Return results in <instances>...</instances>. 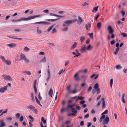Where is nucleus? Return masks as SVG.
<instances>
[{
    "instance_id": "nucleus-1",
    "label": "nucleus",
    "mask_w": 127,
    "mask_h": 127,
    "mask_svg": "<svg viewBox=\"0 0 127 127\" xmlns=\"http://www.w3.org/2000/svg\"><path fill=\"white\" fill-rule=\"evenodd\" d=\"M42 16V15H37L29 16L26 18H22L19 19H12L11 20V22L12 23H15L23 21L28 20L34 19L37 17H40Z\"/></svg>"
},
{
    "instance_id": "nucleus-2",
    "label": "nucleus",
    "mask_w": 127,
    "mask_h": 127,
    "mask_svg": "<svg viewBox=\"0 0 127 127\" xmlns=\"http://www.w3.org/2000/svg\"><path fill=\"white\" fill-rule=\"evenodd\" d=\"M76 21V20L75 19L73 20H67L64 21L63 24V27L68 26L71 24L73 23Z\"/></svg>"
},
{
    "instance_id": "nucleus-3",
    "label": "nucleus",
    "mask_w": 127,
    "mask_h": 127,
    "mask_svg": "<svg viewBox=\"0 0 127 127\" xmlns=\"http://www.w3.org/2000/svg\"><path fill=\"white\" fill-rule=\"evenodd\" d=\"M107 29L108 31V32L109 34H111V38H114L115 37V35L113 33L114 30L112 29L111 26H109L107 27Z\"/></svg>"
},
{
    "instance_id": "nucleus-4",
    "label": "nucleus",
    "mask_w": 127,
    "mask_h": 127,
    "mask_svg": "<svg viewBox=\"0 0 127 127\" xmlns=\"http://www.w3.org/2000/svg\"><path fill=\"white\" fill-rule=\"evenodd\" d=\"M0 58L6 64L10 65L11 64V62L10 60H6L4 56H0Z\"/></svg>"
},
{
    "instance_id": "nucleus-5",
    "label": "nucleus",
    "mask_w": 127,
    "mask_h": 127,
    "mask_svg": "<svg viewBox=\"0 0 127 127\" xmlns=\"http://www.w3.org/2000/svg\"><path fill=\"white\" fill-rule=\"evenodd\" d=\"M20 59L21 60H24L26 63H28L30 62L25 56L22 53H21L20 55Z\"/></svg>"
},
{
    "instance_id": "nucleus-6",
    "label": "nucleus",
    "mask_w": 127,
    "mask_h": 127,
    "mask_svg": "<svg viewBox=\"0 0 127 127\" xmlns=\"http://www.w3.org/2000/svg\"><path fill=\"white\" fill-rule=\"evenodd\" d=\"M27 108L32 110L34 113H36L37 112V109H35V107L32 105H29L27 106Z\"/></svg>"
},
{
    "instance_id": "nucleus-7",
    "label": "nucleus",
    "mask_w": 127,
    "mask_h": 127,
    "mask_svg": "<svg viewBox=\"0 0 127 127\" xmlns=\"http://www.w3.org/2000/svg\"><path fill=\"white\" fill-rule=\"evenodd\" d=\"M2 77L3 79L6 80L12 81V79L9 75H2Z\"/></svg>"
},
{
    "instance_id": "nucleus-8",
    "label": "nucleus",
    "mask_w": 127,
    "mask_h": 127,
    "mask_svg": "<svg viewBox=\"0 0 127 127\" xmlns=\"http://www.w3.org/2000/svg\"><path fill=\"white\" fill-rule=\"evenodd\" d=\"M87 50L86 46L85 45H84L82 46L79 51L82 53H83L86 51Z\"/></svg>"
},
{
    "instance_id": "nucleus-9",
    "label": "nucleus",
    "mask_w": 127,
    "mask_h": 127,
    "mask_svg": "<svg viewBox=\"0 0 127 127\" xmlns=\"http://www.w3.org/2000/svg\"><path fill=\"white\" fill-rule=\"evenodd\" d=\"M8 87V85H7L5 86L4 87L0 89V93H3L7 90Z\"/></svg>"
},
{
    "instance_id": "nucleus-10",
    "label": "nucleus",
    "mask_w": 127,
    "mask_h": 127,
    "mask_svg": "<svg viewBox=\"0 0 127 127\" xmlns=\"http://www.w3.org/2000/svg\"><path fill=\"white\" fill-rule=\"evenodd\" d=\"M109 119L108 117L107 116L103 122V125H105L107 124L109 122Z\"/></svg>"
},
{
    "instance_id": "nucleus-11",
    "label": "nucleus",
    "mask_w": 127,
    "mask_h": 127,
    "mask_svg": "<svg viewBox=\"0 0 127 127\" xmlns=\"http://www.w3.org/2000/svg\"><path fill=\"white\" fill-rule=\"evenodd\" d=\"M16 45L14 43H11L8 44L6 45V46L10 48H13L16 47Z\"/></svg>"
},
{
    "instance_id": "nucleus-12",
    "label": "nucleus",
    "mask_w": 127,
    "mask_h": 127,
    "mask_svg": "<svg viewBox=\"0 0 127 127\" xmlns=\"http://www.w3.org/2000/svg\"><path fill=\"white\" fill-rule=\"evenodd\" d=\"M6 125V124L4 122L3 120H0V127H3Z\"/></svg>"
},
{
    "instance_id": "nucleus-13",
    "label": "nucleus",
    "mask_w": 127,
    "mask_h": 127,
    "mask_svg": "<svg viewBox=\"0 0 127 127\" xmlns=\"http://www.w3.org/2000/svg\"><path fill=\"white\" fill-rule=\"evenodd\" d=\"M36 81L35 80L33 82V88L35 92V93L36 94L37 93V89L36 88Z\"/></svg>"
},
{
    "instance_id": "nucleus-14",
    "label": "nucleus",
    "mask_w": 127,
    "mask_h": 127,
    "mask_svg": "<svg viewBox=\"0 0 127 127\" xmlns=\"http://www.w3.org/2000/svg\"><path fill=\"white\" fill-rule=\"evenodd\" d=\"M77 42H75L71 46V49H74L77 46Z\"/></svg>"
},
{
    "instance_id": "nucleus-15",
    "label": "nucleus",
    "mask_w": 127,
    "mask_h": 127,
    "mask_svg": "<svg viewBox=\"0 0 127 127\" xmlns=\"http://www.w3.org/2000/svg\"><path fill=\"white\" fill-rule=\"evenodd\" d=\"M23 73L29 75H30L31 74V72L29 71H23Z\"/></svg>"
},
{
    "instance_id": "nucleus-16",
    "label": "nucleus",
    "mask_w": 127,
    "mask_h": 127,
    "mask_svg": "<svg viewBox=\"0 0 127 127\" xmlns=\"http://www.w3.org/2000/svg\"><path fill=\"white\" fill-rule=\"evenodd\" d=\"M53 91L52 90V89L50 88L48 92V95L51 97H52L53 94Z\"/></svg>"
},
{
    "instance_id": "nucleus-17",
    "label": "nucleus",
    "mask_w": 127,
    "mask_h": 127,
    "mask_svg": "<svg viewBox=\"0 0 127 127\" xmlns=\"http://www.w3.org/2000/svg\"><path fill=\"white\" fill-rule=\"evenodd\" d=\"M83 22V20L82 18L80 17H78V19L77 21V22L79 24H80Z\"/></svg>"
},
{
    "instance_id": "nucleus-18",
    "label": "nucleus",
    "mask_w": 127,
    "mask_h": 127,
    "mask_svg": "<svg viewBox=\"0 0 127 127\" xmlns=\"http://www.w3.org/2000/svg\"><path fill=\"white\" fill-rule=\"evenodd\" d=\"M101 100L102 101V108H104V107L105 106L104 98H102L101 99Z\"/></svg>"
},
{
    "instance_id": "nucleus-19",
    "label": "nucleus",
    "mask_w": 127,
    "mask_h": 127,
    "mask_svg": "<svg viewBox=\"0 0 127 127\" xmlns=\"http://www.w3.org/2000/svg\"><path fill=\"white\" fill-rule=\"evenodd\" d=\"M40 62L41 63H45L46 62V58L45 57H44L40 61Z\"/></svg>"
},
{
    "instance_id": "nucleus-20",
    "label": "nucleus",
    "mask_w": 127,
    "mask_h": 127,
    "mask_svg": "<svg viewBox=\"0 0 127 127\" xmlns=\"http://www.w3.org/2000/svg\"><path fill=\"white\" fill-rule=\"evenodd\" d=\"M125 93H123L122 94V100L123 102L124 103H125Z\"/></svg>"
},
{
    "instance_id": "nucleus-21",
    "label": "nucleus",
    "mask_w": 127,
    "mask_h": 127,
    "mask_svg": "<svg viewBox=\"0 0 127 127\" xmlns=\"http://www.w3.org/2000/svg\"><path fill=\"white\" fill-rule=\"evenodd\" d=\"M115 67L116 69L118 70L122 68L121 66L119 64L116 65Z\"/></svg>"
},
{
    "instance_id": "nucleus-22",
    "label": "nucleus",
    "mask_w": 127,
    "mask_h": 127,
    "mask_svg": "<svg viewBox=\"0 0 127 127\" xmlns=\"http://www.w3.org/2000/svg\"><path fill=\"white\" fill-rule=\"evenodd\" d=\"M91 27V24L90 23H89L86 25V28L87 30H88Z\"/></svg>"
},
{
    "instance_id": "nucleus-23",
    "label": "nucleus",
    "mask_w": 127,
    "mask_h": 127,
    "mask_svg": "<svg viewBox=\"0 0 127 127\" xmlns=\"http://www.w3.org/2000/svg\"><path fill=\"white\" fill-rule=\"evenodd\" d=\"M102 115V116L100 117L99 119V121L100 122H101L102 120L104 119L105 117V115Z\"/></svg>"
},
{
    "instance_id": "nucleus-24",
    "label": "nucleus",
    "mask_w": 127,
    "mask_h": 127,
    "mask_svg": "<svg viewBox=\"0 0 127 127\" xmlns=\"http://www.w3.org/2000/svg\"><path fill=\"white\" fill-rule=\"evenodd\" d=\"M59 19V18H57V19H47L46 20V21H54L56 20H58Z\"/></svg>"
},
{
    "instance_id": "nucleus-25",
    "label": "nucleus",
    "mask_w": 127,
    "mask_h": 127,
    "mask_svg": "<svg viewBox=\"0 0 127 127\" xmlns=\"http://www.w3.org/2000/svg\"><path fill=\"white\" fill-rule=\"evenodd\" d=\"M24 49L26 52H28L30 51V49L27 46H25L24 47Z\"/></svg>"
},
{
    "instance_id": "nucleus-26",
    "label": "nucleus",
    "mask_w": 127,
    "mask_h": 127,
    "mask_svg": "<svg viewBox=\"0 0 127 127\" xmlns=\"http://www.w3.org/2000/svg\"><path fill=\"white\" fill-rule=\"evenodd\" d=\"M50 16H54L57 17H59L60 18H62L63 17V16H60V15H56L54 14L53 13H50Z\"/></svg>"
},
{
    "instance_id": "nucleus-27",
    "label": "nucleus",
    "mask_w": 127,
    "mask_h": 127,
    "mask_svg": "<svg viewBox=\"0 0 127 127\" xmlns=\"http://www.w3.org/2000/svg\"><path fill=\"white\" fill-rule=\"evenodd\" d=\"M93 48V47L91 46L90 45H89L87 47L86 49L87 50H92Z\"/></svg>"
},
{
    "instance_id": "nucleus-28",
    "label": "nucleus",
    "mask_w": 127,
    "mask_h": 127,
    "mask_svg": "<svg viewBox=\"0 0 127 127\" xmlns=\"http://www.w3.org/2000/svg\"><path fill=\"white\" fill-rule=\"evenodd\" d=\"M78 75V73H77L74 76V78H75V80L76 81H78L79 79V78L77 77Z\"/></svg>"
},
{
    "instance_id": "nucleus-29",
    "label": "nucleus",
    "mask_w": 127,
    "mask_h": 127,
    "mask_svg": "<svg viewBox=\"0 0 127 127\" xmlns=\"http://www.w3.org/2000/svg\"><path fill=\"white\" fill-rule=\"evenodd\" d=\"M34 24H39L41 23H42L44 24H47V23L46 22H36Z\"/></svg>"
},
{
    "instance_id": "nucleus-30",
    "label": "nucleus",
    "mask_w": 127,
    "mask_h": 127,
    "mask_svg": "<svg viewBox=\"0 0 127 127\" xmlns=\"http://www.w3.org/2000/svg\"><path fill=\"white\" fill-rule=\"evenodd\" d=\"M28 118L30 120V121L31 122H33L34 121V119L33 117L31 116H28Z\"/></svg>"
},
{
    "instance_id": "nucleus-31",
    "label": "nucleus",
    "mask_w": 127,
    "mask_h": 127,
    "mask_svg": "<svg viewBox=\"0 0 127 127\" xmlns=\"http://www.w3.org/2000/svg\"><path fill=\"white\" fill-rule=\"evenodd\" d=\"M77 91L76 90H74L73 91L69 90V93H71L72 94H74L77 93Z\"/></svg>"
},
{
    "instance_id": "nucleus-32",
    "label": "nucleus",
    "mask_w": 127,
    "mask_h": 127,
    "mask_svg": "<svg viewBox=\"0 0 127 127\" xmlns=\"http://www.w3.org/2000/svg\"><path fill=\"white\" fill-rule=\"evenodd\" d=\"M85 39V38L84 36H82L80 37V40L81 42H82Z\"/></svg>"
},
{
    "instance_id": "nucleus-33",
    "label": "nucleus",
    "mask_w": 127,
    "mask_h": 127,
    "mask_svg": "<svg viewBox=\"0 0 127 127\" xmlns=\"http://www.w3.org/2000/svg\"><path fill=\"white\" fill-rule=\"evenodd\" d=\"M54 26H51L49 27L47 29V32H49L52 29L53 27Z\"/></svg>"
},
{
    "instance_id": "nucleus-34",
    "label": "nucleus",
    "mask_w": 127,
    "mask_h": 127,
    "mask_svg": "<svg viewBox=\"0 0 127 127\" xmlns=\"http://www.w3.org/2000/svg\"><path fill=\"white\" fill-rule=\"evenodd\" d=\"M101 26V23L100 22H98L97 24V27L99 29L100 28Z\"/></svg>"
},
{
    "instance_id": "nucleus-35",
    "label": "nucleus",
    "mask_w": 127,
    "mask_h": 127,
    "mask_svg": "<svg viewBox=\"0 0 127 127\" xmlns=\"http://www.w3.org/2000/svg\"><path fill=\"white\" fill-rule=\"evenodd\" d=\"M37 33L40 34L41 33V31L39 29V27H37Z\"/></svg>"
},
{
    "instance_id": "nucleus-36",
    "label": "nucleus",
    "mask_w": 127,
    "mask_h": 127,
    "mask_svg": "<svg viewBox=\"0 0 127 127\" xmlns=\"http://www.w3.org/2000/svg\"><path fill=\"white\" fill-rule=\"evenodd\" d=\"M41 122L42 123V122H43V123L44 124H45L46 123V120L45 119H44V118L43 117H42L41 118Z\"/></svg>"
},
{
    "instance_id": "nucleus-37",
    "label": "nucleus",
    "mask_w": 127,
    "mask_h": 127,
    "mask_svg": "<svg viewBox=\"0 0 127 127\" xmlns=\"http://www.w3.org/2000/svg\"><path fill=\"white\" fill-rule=\"evenodd\" d=\"M74 105V104H72L71 105H68L67 106V108H72V107H73Z\"/></svg>"
},
{
    "instance_id": "nucleus-38",
    "label": "nucleus",
    "mask_w": 127,
    "mask_h": 127,
    "mask_svg": "<svg viewBox=\"0 0 127 127\" xmlns=\"http://www.w3.org/2000/svg\"><path fill=\"white\" fill-rule=\"evenodd\" d=\"M113 84V79H111L110 80V87L112 88V85Z\"/></svg>"
},
{
    "instance_id": "nucleus-39",
    "label": "nucleus",
    "mask_w": 127,
    "mask_h": 127,
    "mask_svg": "<svg viewBox=\"0 0 127 127\" xmlns=\"http://www.w3.org/2000/svg\"><path fill=\"white\" fill-rule=\"evenodd\" d=\"M47 78L46 79V81H48L50 78V76H51V74L50 73L47 74Z\"/></svg>"
},
{
    "instance_id": "nucleus-40",
    "label": "nucleus",
    "mask_w": 127,
    "mask_h": 127,
    "mask_svg": "<svg viewBox=\"0 0 127 127\" xmlns=\"http://www.w3.org/2000/svg\"><path fill=\"white\" fill-rule=\"evenodd\" d=\"M98 83L95 84L94 86V88L95 89H97L98 88Z\"/></svg>"
},
{
    "instance_id": "nucleus-41",
    "label": "nucleus",
    "mask_w": 127,
    "mask_h": 127,
    "mask_svg": "<svg viewBox=\"0 0 127 127\" xmlns=\"http://www.w3.org/2000/svg\"><path fill=\"white\" fill-rule=\"evenodd\" d=\"M65 70V69H64V70L63 69H62L60 70L59 71V73H58L59 74V75L61 74L62 72H64Z\"/></svg>"
},
{
    "instance_id": "nucleus-42",
    "label": "nucleus",
    "mask_w": 127,
    "mask_h": 127,
    "mask_svg": "<svg viewBox=\"0 0 127 127\" xmlns=\"http://www.w3.org/2000/svg\"><path fill=\"white\" fill-rule=\"evenodd\" d=\"M7 109H6L5 111H3L1 113L0 115V116L2 115L3 114L7 112Z\"/></svg>"
},
{
    "instance_id": "nucleus-43",
    "label": "nucleus",
    "mask_w": 127,
    "mask_h": 127,
    "mask_svg": "<svg viewBox=\"0 0 127 127\" xmlns=\"http://www.w3.org/2000/svg\"><path fill=\"white\" fill-rule=\"evenodd\" d=\"M88 35L90 36V37L91 38H93V33H88Z\"/></svg>"
},
{
    "instance_id": "nucleus-44",
    "label": "nucleus",
    "mask_w": 127,
    "mask_h": 127,
    "mask_svg": "<svg viewBox=\"0 0 127 127\" xmlns=\"http://www.w3.org/2000/svg\"><path fill=\"white\" fill-rule=\"evenodd\" d=\"M76 109L75 108H72V111L73 113H76L77 112L76 111Z\"/></svg>"
},
{
    "instance_id": "nucleus-45",
    "label": "nucleus",
    "mask_w": 127,
    "mask_h": 127,
    "mask_svg": "<svg viewBox=\"0 0 127 127\" xmlns=\"http://www.w3.org/2000/svg\"><path fill=\"white\" fill-rule=\"evenodd\" d=\"M98 8V7H97L94 8L92 12H94V11L95 10V12H96Z\"/></svg>"
},
{
    "instance_id": "nucleus-46",
    "label": "nucleus",
    "mask_w": 127,
    "mask_h": 127,
    "mask_svg": "<svg viewBox=\"0 0 127 127\" xmlns=\"http://www.w3.org/2000/svg\"><path fill=\"white\" fill-rule=\"evenodd\" d=\"M57 32V30L55 28L53 29L52 31V33H54L56 32Z\"/></svg>"
},
{
    "instance_id": "nucleus-47",
    "label": "nucleus",
    "mask_w": 127,
    "mask_h": 127,
    "mask_svg": "<svg viewBox=\"0 0 127 127\" xmlns=\"http://www.w3.org/2000/svg\"><path fill=\"white\" fill-rule=\"evenodd\" d=\"M15 32H20L21 30L20 29H16L14 30Z\"/></svg>"
},
{
    "instance_id": "nucleus-48",
    "label": "nucleus",
    "mask_w": 127,
    "mask_h": 127,
    "mask_svg": "<svg viewBox=\"0 0 127 127\" xmlns=\"http://www.w3.org/2000/svg\"><path fill=\"white\" fill-rule=\"evenodd\" d=\"M78 98L79 100H83L84 99V97L81 96V97H80L79 96H78Z\"/></svg>"
},
{
    "instance_id": "nucleus-49",
    "label": "nucleus",
    "mask_w": 127,
    "mask_h": 127,
    "mask_svg": "<svg viewBox=\"0 0 127 127\" xmlns=\"http://www.w3.org/2000/svg\"><path fill=\"white\" fill-rule=\"evenodd\" d=\"M16 118L18 119L20 117V114L19 113H18L16 114Z\"/></svg>"
},
{
    "instance_id": "nucleus-50",
    "label": "nucleus",
    "mask_w": 127,
    "mask_h": 127,
    "mask_svg": "<svg viewBox=\"0 0 127 127\" xmlns=\"http://www.w3.org/2000/svg\"><path fill=\"white\" fill-rule=\"evenodd\" d=\"M108 113V110H106L103 112L101 114V115H103L105 114H107Z\"/></svg>"
},
{
    "instance_id": "nucleus-51",
    "label": "nucleus",
    "mask_w": 127,
    "mask_h": 127,
    "mask_svg": "<svg viewBox=\"0 0 127 127\" xmlns=\"http://www.w3.org/2000/svg\"><path fill=\"white\" fill-rule=\"evenodd\" d=\"M92 125L91 122H88L87 123V127H89Z\"/></svg>"
},
{
    "instance_id": "nucleus-52",
    "label": "nucleus",
    "mask_w": 127,
    "mask_h": 127,
    "mask_svg": "<svg viewBox=\"0 0 127 127\" xmlns=\"http://www.w3.org/2000/svg\"><path fill=\"white\" fill-rule=\"evenodd\" d=\"M11 38H12V39H18V40H21L23 39L22 38H14V37H11Z\"/></svg>"
},
{
    "instance_id": "nucleus-53",
    "label": "nucleus",
    "mask_w": 127,
    "mask_h": 127,
    "mask_svg": "<svg viewBox=\"0 0 127 127\" xmlns=\"http://www.w3.org/2000/svg\"><path fill=\"white\" fill-rule=\"evenodd\" d=\"M89 116V114L88 113L86 114L85 115L84 117V118H88Z\"/></svg>"
},
{
    "instance_id": "nucleus-54",
    "label": "nucleus",
    "mask_w": 127,
    "mask_h": 127,
    "mask_svg": "<svg viewBox=\"0 0 127 127\" xmlns=\"http://www.w3.org/2000/svg\"><path fill=\"white\" fill-rule=\"evenodd\" d=\"M80 55V53H79L78 52H77V55H76L75 56H74L73 57L74 58H75L76 57H78V56Z\"/></svg>"
},
{
    "instance_id": "nucleus-55",
    "label": "nucleus",
    "mask_w": 127,
    "mask_h": 127,
    "mask_svg": "<svg viewBox=\"0 0 127 127\" xmlns=\"http://www.w3.org/2000/svg\"><path fill=\"white\" fill-rule=\"evenodd\" d=\"M101 101H99L96 104V106L97 107H98L101 104Z\"/></svg>"
},
{
    "instance_id": "nucleus-56",
    "label": "nucleus",
    "mask_w": 127,
    "mask_h": 127,
    "mask_svg": "<svg viewBox=\"0 0 127 127\" xmlns=\"http://www.w3.org/2000/svg\"><path fill=\"white\" fill-rule=\"evenodd\" d=\"M31 97H32V100L33 101H34L35 100L34 99V96L32 94H31Z\"/></svg>"
},
{
    "instance_id": "nucleus-57",
    "label": "nucleus",
    "mask_w": 127,
    "mask_h": 127,
    "mask_svg": "<svg viewBox=\"0 0 127 127\" xmlns=\"http://www.w3.org/2000/svg\"><path fill=\"white\" fill-rule=\"evenodd\" d=\"M69 61H65V66H66L67 64H69Z\"/></svg>"
},
{
    "instance_id": "nucleus-58",
    "label": "nucleus",
    "mask_w": 127,
    "mask_h": 127,
    "mask_svg": "<svg viewBox=\"0 0 127 127\" xmlns=\"http://www.w3.org/2000/svg\"><path fill=\"white\" fill-rule=\"evenodd\" d=\"M92 89V87L91 86H90L88 88V92H90L91 91V90Z\"/></svg>"
},
{
    "instance_id": "nucleus-59",
    "label": "nucleus",
    "mask_w": 127,
    "mask_h": 127,
    "mask_svg": "<svg viewBox=\"0 0 127 127\" xmlns=\"http://www.w3.org/2000/svg\"><path fill=\"white\" fill-rule=\"evenodd\" d=\"M23 117L22 116H21L20 119V121L22 122L23 121Z\"/></svg>"
},
{
    "instance_id": "nucleus-60",
    "label": "nucleus",
    "mask_w": 127,
    "mask_h": 127,
    "mask_svg": "<svg viewBox=\"0 0 127 127\" xmlns=\"http://www.w3.org/2000/svg\"><path fill=\"white\" fill-rule=\"evenodd\" d=\"M96 90L97 91V94H99L100 92V88H98L97 89H96Z\"/></svg>"
},
{
    "instance_id": "nucleus-61",
    "label": "nucleus",
    "mask_w": 127,
    "mask_h": 127,
    "mask_svg": "<svg viewBox=\"0 0 127 127\" xmlns=\"http://www.w3.org/2000/svg\"><path fill=\"white\" fill-rule=\"evenodd\" d=\"M90 42V39H88L86 41V44H88Z\"/></svg>"
},
{
    "instance_id": "nucleus-62",
    "label": "nucleus",
    "mask_w": 127,
    "mask_h": 127,
    "mask_svg": "<svg viewBox=\"0 0 127 127\" xmlns=\"http://www.w3.org/2000/svg\"><path fill=\"white\" fill-rule=\"evenodd\" d=\"M121 34H122L124 37H127V34L125 33H122Z\"/></svg>"
},
{
    "instance_id": "nucleus-63",
    "label": "nucleus",
    "mask_w": 127,
    "mask_h": 127,
    "mask_svg": "<svg viewBox=\"0 0 127 127\" xmlns=\"http://www.w3.org/2000/svg\"><path fill=\"white\" fill-rule=\"evenodd\" d=\"M10 17V16L9 15H8L5 18V20H7Z\"/></svg>"
},
{
    "instance_id": "nucleus-64",
    "label": "nucleus",
    "mask_w": 127,
    "mask_h": 127,
    "mask_svg": "<svg viewBox=\"0 0 127 127\" xmlns=\"http://www.w3.org/2000/svg\"><path fill=\"white\" fill-rule=\"evenodd\" d=\"M85 101L83 100L80 101V103L81 104H83L85 103Z\"/></svg>"
}]
</instances>
